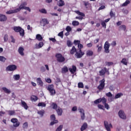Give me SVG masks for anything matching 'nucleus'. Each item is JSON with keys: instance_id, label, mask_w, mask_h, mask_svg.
<instances>
[{"instance_id": "1", "label": "nucleus", "mask_w": 131, "mask_h": 131, "mask_svg": "<svg viewBox=\"0 0 131 131\" xmlns=\"http://www.w3.org/2000/svg\"><path fill=\"white\" fill-rule=\"evenodd\" d=\"M27 6V2H23L21 3L20 6L18 8H16V11H17V13H19L21 10H26L27 11H28L29 12H31V9L28 7H26Z\"/></svg>"}, {"instance_id": "2", "label": "nucleus", "mask_w": 131, "mask_h": 131, "mask_svg": "<svg viewBox=\"0 0 131 131\" xmlns=\"http://www.w3.org/2000/svg\"><path fill=\"white\" fill-rule=\"evenodd\" d=\"M13 30L15 31V32H19L20 36H21L22 37H23L24 35H25V31H24V29H23L20 26L14 27Z\"/></svg>"}, {"instance_id": "3", "label": "nucleus", "mask_w": 131, "mask_h": 131, "mask_svg": "<svg viewBox=\"0 0 131 131\" xmlns=\"http://www.w3.org/2000/svg\"><path fill=\"white\" fill-rule=\"evenodd\" d=\"M50 93L51 96H55L56 95V90L54 89V84H49L46 88Z\"/></svg>"}, {"instance_id": "4", "label": "nucleus", "mask_w": 131, "mask_h": 131, "mask_svg": "<svg viewBox=\"0 0 131 131\" xmlns=\"http://www.w3.org/2000/svg\"><path fill=\"white\" fill-rule=\"evenodd\" d=\"M55 57L56 58L57 62H59V63L65 62V57L62 56V54L60 53H57L55 55Z\"/></svg>"}, {"instance_id": "5", "label": "nucleus", "mask_w": 131, "mask_h": 131, "mask_svg": "<svg viewBox=\"0 0 131 131\" xmlns=\"http://www.w3.org/2000/svg\"><path fill=\"white\" fill-rule=\"evenodd\" d=\"M104 88H105V78L99 81V85L97 86V89L99 91H103Z\"/></svg>"}, {"instance_id": "6", "label": "nucleus", "mask_w": 131, "mask_h": 131, "mask_svg": "<svg viewBox=\"0 0 131 131\" xmlns=\"http://www.w3.org/2000/svg\"><path fill=\"white\" fill-rule=\"evenodd\" d=\"M104 127H105V129L107 131H111V128L113 127V126H112V124H111V123H108L107 121H104Z\"/></svg>"}, {"instance_id": "7", "label": "nucleus", "mask_w": 131, "mask_h": 131, "mask_svg": "<svg viewBox=\"0 0 131 131\" xmlns=\"http://www.w3.org/2000/svg\"><path fill=\"white\" fill-rule=\"evenodd\" d=\"M11 122L13 123L14 127H18L20 125V122L18 121V119L17 118H12L11 119Z\"/></svg>"}, {"instance_id": "8", "label": "nucleus", "mask_w": 131, "mask_h": 131, "mask_svg": "<svg viewBox=\"0 0 131 131\" xmlns=\"http://www.w3.org/2000/svg\"><path fill=\"white\" fill-rule=\"evenodd\" d=\"M110 48V44H109V42L108 41H106L104 45V52L108 54L110 53V50H109V48Z\"/></svg>"}, {"instance_id": "9", "label": "nucleus", "mask_w": 131, "mask_h": 131, "mask_svg": "<svg viewBox=\"0 0 131 131\" xmlns=\"http://www.w3.org/2000/svg\"><path fill=\"white\" fill-rule=\"evenodd\" d=\"M84 55V52H82L81 49H79V52H76L75 56L77 58V59H80L82 58V56Z\"/></svg>"}, {"instance_id": "10", "label": "nucleus", "mask_w": 131, "mask_h": 131, "mask_svg": "<svg viewBox=\"0 0 131 131\" xmlns=\"http://www.w3.org/2000/svg\"><path fill=\"white\" fill-rule=\"evenodd\" d=\"M6 69L7 71H15L17 69V66L15 64L9 65L6 68Z\"/></svg>"}, {"instance_id": "11", "label": "nucleus", "mask_w": 131, "mask_h": 131, "mask_svg": "<svg viewBox=\"0 0 131 131\" xmlns=\"http://www.w3.org/2000/svg\"><path fill=\"white\" fill-rule=\"evenodd\" d=\"M51 120H53L52 122L50 123V125H54L56 123H58V120H56V116L53 114L50 116Z\"/></svg>"}, {"instance_id": "12", "label": "nucleus", "mask_w": 131, "mask_h": 131, "mask_svg": "<svg viewBox=\"0 0 131 131\" xmlns=\"http://www.w3.org/2000/svg\"><path fill=\"white\" fill-rule=\"evenodd\" d=\"M79 112L81 114V119L82 120H84V119L85 118V115L84 114V110L81 108H79L78 109Z\"/></svg>"}, {"instance_id": "13", "label": "nucleus", "mask_w": 131, "mask_h": 131, "mask_svg": "<svg viewBox=\"0 0 131 131\" xmlns=\"http://www.w3.org/2000/svg\"><path fill=\"white\" fill-rule=\"evenodd\" d=\"M118 115L120 118H122V119H126V116L125 115V114H124L123 111H120L118 113Z\"/></svg>"}, {"instance_id": "14", "label": "nucleus", "mask_w": 131, "mask_h": 131, "mask_svg": "<svg viewBox=\"0 0 131 131\" xmlns=\"http://www.w3.org/2000/svg\"><path fill=\"white\" fill-rule=\"evenodd\" d=\"M8 20V17L6 15L0 13V22H6Z\"/></svg>"}, {"instance_id": "15", "label": "nucleus", "mask_w": 131, "mask_h": 131, "mask_svg": "<svg viewBox=\"0 0 131 131\" xmlns=\"http://www.w3.org/2000/svg\"><path fill=\"white\" fill-rule=\"evenodd\" d=\"M76 69H77L76 66L74 65L72 66V68H69V70L72 74H74V73L76 72Z\"/></svg>"}, {"instance_id": "16", "label": "nucleus", "mask_w": 131, "mask_h": 131, "mask_svg": "<svg viewBox=\"0 0 131 131\" xmlns=\"http://www.w3.org/2000/svg\"><path fill=\"white\" fill-rule=\"evenodd\" d=\"M56 111L59 116H61L62 114H63V110L59 106L57 107V109L56 110Z\"/></svg>"}, {"instance_id": "17", "label": "nucleus", "mask_w": 131, "mask_h": 131, "mask_svg": "<svg viewBox=\"0 0 131 131\" xmlns=\"http://www.w3.org/2000/svg\"><path fill=\"white\" fill-rule=\"evenodd\" d=\"M106 72H107V68H104L99 71V75L100 76H103V75H105Z\"/></svg>"}, {"instance_id": "18", "label": "nucleus", "mask_w": 131, "mask_h": 131, "mask_svg": "<svg viewBox=\"0 0 131 131\" xmlns=\"http://www.w3.org/2000/svg\"><path fill=\"white\" fill-rule=\"evenodd\" d=\"M16 13H18L17 9L10 10L6 12L7 15H11L12 14H15Z\"/></svg>"}, {"instance_id": "19", "label": "nucleus", "mask_w": 131, "mask_h": 131, "mask_svg": "<svg viewBox=\"0 0 131 131\" xmlns=\"http://www.w3.org/2000/svg\"><path fill=\"white\" fill-rule=\"evenodd\" d=\"M88 128V123L86 122H84L83 123L82 125L81 126L80 128V130L81 131H83L85 130Z\"/></svg>"}, {"instance_id": "20", "label": "nucleus", "mask_w": 131, "mask_h": 131, "mask_svg": "<svg viewBox=\"0 0 131 131\" xmlns=\"http://www.w3.org/2000/svg\"><path fill=\"white\" fill-rule=\"evenodd\" d=\"M36 81L38 85H40V86H42V85H43V82H42L40 78H37Z\"/></svg>"}, {"instance_id": "21", "label": "nucleus", "mask_w": 131, "mask_h": 131, "mask_svg": "<svg viewBox=\"0 0 131 131\" xmlns=\"http://www.w3.org/2000/svg\"><path fill=\"white\" fill-rule=\"evenodd\" d=\"M43 47V42H39V44L36 43L35 46V49H40Z\"/></svg>"}, {"instance_id": "22", "label": "nucleus", "mask_w": 131, "mask_h": 131, "mask_svg": "<svg viewBox=\"0 0 131 131\" xmlns=\"http://www.w3.org/2000/svg\"><path fill=\"white\" fill-rule=\"evenodd\" d=\"M21 104L22 107H24V109H25L26 110H27V109H28V105H27V103H26L25 101L21 100Z\"/></svg>"}, {"instance_id": "23", "label": "nucleus", "mask_w": 131, "mask_h": 131, "mask_svg": "<svg viewBox=\"0 0 131 131\" xmlns=\"http://www.w3.org/2000/svg\"><path fill=\"white\" fill-rule=\"evenodd\" d=\"M18 52L21 56H24V48H23V47H19Z\"/></svg>"}, {"instance_id": "24", "label": "nucleus", "mask_w": 131, "mask_h": 131, "mask_svg": "<svg viewBox=\"0 0 131 131\" xmlns=\"http://www.w3.org/2000/svg\"><path fill=\"white\" fill-rule=\"evenodd\" d=\"M94 55V52L92 50H88L86 53V56L87 57H92Z\"/></svg>"}, {"instance_id": "25", "label": "nucleus", "mask_w": 131, "mask_h": 131, "mask_svg": "<svg viewBox=\"0 0 131 131\" xmlns=\"http://www.w3.org/2000/svg\"><path fill=\"white\" fill-rule=\"evenodd\" d=\"M38 100V97L35 95H32L31 96V101L32 102H36Z\"/></svg>"}, {"instance_id": "26", "label": "nucleus", "mask_w": 131, "mask_h": 131, "mask_svg": "<svg viewBox=\"0 0 131 131\" xmlns=\"http://www.w3.org/2000/svg\"><path fill=\"white\" fill-rule=\"evenodd\" d=\"M57 5L58 7H63V6H65V2L63 0H59V2H58Z\"/></svg>"}, {"instance_id": "27", "label": "nucleus", "mask_w": 131, "mask_h": 131, "mask_svg": "<svg viewBox=\"0 0 131 131\" xmlns=\"http://www.w3.org/2000/svg\"><path fill=\"white\" fill-rule=\"evenodd\" d=\"M42 23H43V27H45V25H47V24H49V20H48V19L46 18L42 19Z\"/></svg>"}, {"instance_id": "28", "label": "nucleus", "mask_w": 131, "mask_h": 131, "mask_svg": "<svg viewBox=\"0 0 131 131\" xmlns=\"http://www.w3.org/2000/svg\"><path fill=\"white\" fill-rule=\"evenodd\" d=\"M76 48H75V47L73 46L70 51V54L71 55H74V53H76Z\"/></svg>"}, {"instance_id": "29", "label": "nucleus", "mask_w": 131, "mask_h": 131, "mask_svg": "<svg viewBox=\"0 0 131 131\" xmlns=\"http://www.w3.org/2000/svg\"><path fill=\"white\" fill-rule=\"evenodd\" d=\"M36 39L39 41H41V40H42V37L41 36V35L38 34L36 36Z\"/></svg>"}, {"instance_id": "30", "label": "nucleus", "mask_w": 131, "mask_h": 131, "mask_svg": "<svg viewBox=\"0 0 131 131\" xmlns=\"http://www.w3.org/2000/svg\"><path fill=\"white\" fill-rule=\"evenodd\" d=\"M51 106L52 107L53 109H54V110H56L58 109V105H57V103H55V102H53L51 104Z\"/></svg>"}, {"instance_id": "31", "label": "nucleus", "mask_w": 131, "mask_h": 131, "mask_svg": "<svg viewBox=\"0 0 131 131\" xmlns=\"http://www.w3.org/2000/svg\"><path fill=\"white\" fill-rule=\"evenodd\" d=\"M130 4V1L129 0H126L123 4H122L121 7H126L127 5Z\"/></svg>"}, {"instance_id": "32", "label": "nucleus", "mask_w": 131, "mask_h": 131, "mask_svg": "<svg viewBox=\"0 0 131 131\" xmlns=\"http://www.w3.org/2000/svg\"><path fill=\"white\" fill-rule=\"evenodd\" d=\"M2 90L5 92L6 94H10L11 93V90L7 89L6 87H3L2 88Z\"/></svg>"}, {"instance_id": "33", "label": "nucleus", "mask_w": 131, "mask_h": 131, "mask_svg": "<svg viewBox=\"0 0 131 131\" xmlns=\"http://www.w3.org/2000/svg\"><path fill=\"white\" fill-rule=\"evenodd\" d=\"M127 62H128V61L127 59H126V58H123L121 61V63H122V64L126 66L127 65Z\"/></svg>"}, {"instance_id": "34", "label": "nucleus", "mask_w": 131, "mask_h": 131, "mask_svg": "<svg viewBox=\"0 0 131 131\" xmlns=\"http://www.w3.org/2000/svg\"><path fill=\"white\" fill-rule=\"evenodd\" d=\"M37 106L38 107H46L47 104H46V103H45V102H39Z\"/></svg>"}, {"instance_id": "35", "label": "nucleus", "mask_w": 131, "mask_h": 131, "mask_svg": "<svg viewBox=\"0 0 131 131\" xmlns=\"http://www.w3.org/2000/svg\"><path fill=\"white\" fill-rule=\"evenodd\" d=\"M120 30H123L125 31L126 30V26L124 25H121L119 27Z\"/></svg>"}, {"instance_id": "36", "label": "nucleus", "mask_w": 131, "mask_h": 131, "mask_svg": "<svg viewBox=\"0 0 131 131\" xmlns=\"http://www.w3.org/2000/svg\"><path fill=\"white\" fill-rule=\"evenodd\" d=\"M61 70L63 73H66L68 72V68L67 66H64Z\"/></svg>"}, {"instance_id": "37", "label": "nucleus", "mask_w": 131, "mask_h": 131, "mask_svg": "<svg viewBox=\"0 0 131 131\" xmlns=\"http://www.w3.org/2000/svg\"><path fill=\"white\" fill-rule=\"evenodd\" d=\"M13 78L14 80H19V79H20V75L19 74L14 75L13 76Z\"/></svg>"}, {"instance_id": "38", "label": "nucleus", "mask_w": 131, "mask_h": 131, "mask_svg": "<svg viewBox=\"0 0 131 131\" xmlns=\"http://www.w3.org/2000/svg\"><path fill=\"white\" fill-rule=\"evenodd\" d=\"M100 101L101 102H102L103 105L106 104V103H107V99L105 98V97H102V98H100Z\"/></svg>"}, {"instance_id": "39", "label": "nucleus", "mask_w": 131, "mask_h": 131, "mask_svg": "<svg viewBox=\"0 0 131 131\" xmlns=\"http://www.w3.org/2000/svg\"><path fill=\"white\" fill-rule=\"evenodd\" d=\"M122 96H123V94L122 93H118L115 95V99H119V98L122 97Z\"/></svg>"}, {"instance_id": "40", "label": "nucleus", "mask_w": 131, "mask_h": 131, "mask_svg": "<svg viewBox=\"0 0 131 131\" xmlns=\"http://www.w3.org/2000/svg\"><path fill=\"white\" fill-rule=\"evenodd\" d=\"M8 114L9 115H10V116H12L13 115H15V111H8Z\"/></svg>"}, {"instance_id": "41", "label": "nucleus", "mask_w": 131, "mask_h": 131, "mask_svg": "<svg viewBox=\"0 0 131 131\" xmlns=\"http://www.w3.org/2000/svg\"><path fill=\"white\" fill-rule=\"evenodd\" d=\"M39 12L42 14H47V12L46 9H41L39 10Z\"/></svg>"}, {"instance_id": "42", "label": "nucleus", "mask_w": 131, "mask_h": 131, "mask_svg": "<svg viewBox=\"0 0 131 131\" xmlns=\"http://www.w3.org/2000/svg\"><path fill=\"white\" fill-rule=\"evenodd\" d=\"M38 114H39L41 117H42V116H43V115L45 114V110L38 111Z\"/></svg>"}, {"instance_id": "43", "label": "nucleus", "mask_w": 131, "mask_h": 131, "mask_svg": "<svg viewBox=\"0 0 131 131\" xmlns=\"http://www.w3.org/2000/svg\"><path fill=\"white\" fill-rule=\"evenodd\" d=\"M4 39L5 42H7V41L9 40V36L7 35V34H6L4 35Z\"/></svg>"}, {"instance_id": "44", "label": "nucleus", "mask_w": 131, "mask_h": 131, "mask_svg": "<svg viewBox=\"0 0 131 131\" xmlns=\"http://www.w3.org/2000/svg\"><path fill=\"white\" fill-rule=\"evenodd\" d=\"M78 87L79 88V89H83V83L79 82L78 83Z\"/></svg>"}, {"instance_id": "45", "label": "nucleus", "mask_w": 131, "mask_h": 131, "mask_svg": "<svg viewBox=\"0 0 131 131\" xmlns=\"http://www.w3.org/2000/svg\"><path fill=\"white\" fill-rule=\"evenodd\" d=\"M67 45L68 47H72L73 43L71 42V40H68L67 41Z\"/></svg>"}, {"instance_id": "46", "label": "nucleus", "mask_w": 131, "mask_h": 131, "mask_svg": "<svg viewBox=\"0 0 131 131\" xmlns=\"http://www.w3.org/2000/svg\"><path fill=\"white\" fill-rule=\"evenodd\" d=\"M94 104L98 105V104L101 103V98H99L94 101Z\"/></svg>"}, {"instance_id": "47", "label": "nucleus", "mask_w": 131, "mask_h": 131, "mask_svg": "<svg viewBox=\"0 0 131 131\" xmlns=\"http://www.w3.org/2000/svg\"><path fill=\"white\" fill-rule=\"evenodd\" d=\"M96 48H98V49H97L98 53H100V52L102 51V49H103V48L102 47V46H99V45H97Z\"/></svg>"}, {"instance_id": "48", "label": "nucleus", "mask_w": 131, "mask_h": 131, "mask_svg": "<svg viewBox=\"0 0 131 131\" xmlns=\"http://www.w3.org/2000/svg\"><path fill=\"white\" fill-rule=\"evenodd\" d=\"M72 25H73V26H77L79 25V22L77 21H73L72 22Z\"/></svg>"}, {"instance_id": "49", "label": "nucleus", "mask_w": 131, "mask_h": 131, "mask_svg": "<svg viewBox=\"0 0 131 131\" xmlns=\"http://www.w3.org/2000/svg\"><path fill=\"white\" fill-rule=\"evenodd\" d=\"M76 14H77L78 15H79L80 16H81L82 17H84L85 16L84 13L82 12H80L79 11H77Z\"/></svg>"}, {"instance_id": "50", "label": "nucleus", "mask_w": 131, "mask_h": 131, "mask_svg": "<svg viewBox=\"0 0 131 131\" xmlns=\"http://www.w3.org/2000/svg\"><path fill=\"white\" fill-rule=\"evenodd\" d=\"M66 30L67 31V32H70V31L72 30V29L71 28V27L68 26L67 27Z\"/></svg>"}, {"instance_id": "51", "label": "nucleus", "mask_w": 131, "mask_h": 131, "mask_svg": "<svg viewBox=\"0 0 131 131\" xmlns=\"http://www.w3.org/2000/svg\"><path fill=\"white\" fill-rule=\"evenodd\" d=\"M23 128H27L28 127V122H25L23 125Z\"/></svg>"}, {"instance_id": "52", "label": "nucleus", "mask_w": 131, "mask_h": 131, "mask_svg": "<svg viewBox=\"0 0 131 131\" xmlns=\"http://www.w3.org/2000/svg\"><path fill=\"white\" fill-rule=\"evenodd\" d=\"M6 60H7V59H6L5 58V57H4V56H0V61L1 62H6Z\"/></svg>"}, {"instance_id": "53", "label": "nucleus", "mask_w": 131, "mask_h": 131, "mask_svg": "<svg viewBox=\"0 0 131 131\" xmlns=\"http://www.w3.org/2000/svg\"><path fill=\"white\" fill-rule=\"evenodd\" d=\"M63 31H61L60 32H59L58 34V35L59 36H60V37H61V38H63V36H64V34L63 33Z\"/></svg>"}, {"instance_id": "54", "label": "nucleus", "mask_w": 131, "mask_h": 131, "mask_svg": "<svg viewBox=\"0 0 131 131\" xmlns=\"http://www.w3.org/2000/svg\"><path fill=\"white\" fill-rule=\"evenodd\" d=\"M74 45H78V46L80 43V41L77 40H75L74 41Z\"/></svg>"}, {"instance_id": "55", "label": "nucleus", "mask_w": 131, "mask_h": 131, "mask_svg": "<svg viewBox=\"0 0 131 131\" xmlns=\"http://www.w3.org/2000/svg\"><path fill=\"white\" fill-rule=\"evenodd\" d=\"M10 38L11 39V42L15 43L16 40L15 39V38H14V36H11Z\"/></svg>"}, {"instance_id": "56", "label": "nucleus", "mask_w": 131, "mask_h": 131, "mask_svg": "<svg viewBox=\"0 0 131 131\" xmlns=\"http://www.w3.org/2000/svg\"><path fill=\"white\" fill-rule=\"evenodd\" d=\"M46 82H48V83H51L52 82V80L50 78H48L47 79H46Z\"/></svg>"}, {"instance_id": "57", "label": "nucleus", "mask_w": 131, "mask_h": 131, "mask_svg": "<svg viewBox=\"0 0 131 131\" xmlns=\"http://www.w3.org/2000/svg\"><path fill=\"white\" fill-rule=\"evenodd\" d=\"M110 15L111 18H113V17H115V14H114L113 13V11H111L110 12Z\"/></svg>"}, {"instance_id": "58", "label": "nucleus", "mask_w": 131, "mask_h": 131, "mask_svg": "<svg viewBox=\"0 0 131 131\" xmlns=\"http://www.w3.org/2000/svg\"><path fill=\"white\" fill-rule=\"evenodd\" d=\"M104 105L105 109H107V110H109V105L108 104V103H104Z\"/></svg>"}, {"instance_id": "59", "label": "nucleus", "mask_w": 131, "mask_h": 131, "mask_svg": "<svg viewBox=\"0 0 131 131\" xmlns=\"http://www.w3.org/2000/svg\"><path fill=\"white\" fill-rule=\"evenodd\" d=\"M105 95L106 97H112V94L111 93V92H108L107 93H106Z\"/></svg>"}, {"instance_id": "60", "label": "nucleus", "mask_w": 131, "mask_h": 131, "mask_svg": "<svg viewBox=\"0 0 131 131\" xmlns=\"http://www.w3.org/2000/svg\"><path fill=\"white\" fill-rule=\"evenodd\" d=\"M27 29L28 30H30V31H32V27H31L29 25L27 26Z\"/></svg>"}, {"instance_id": "61", "label": "nucleus", "mask_w": 131, "mask_h": 131, "mask_svg": "<svg viewBox=\"0 0 131 131\" xmlns=\"http://www.w3.org/2000/svg\"><path fill=\"white\" fill-rule=\"evenodd\" d=\"M78 48L79 49V50H81L82 48H83V46L82 44H80V43L78 45Z\"/></svg>"}, {"instance_id": "62", "label": "nucleus", "mask_w": 131, "mask_h": 131, "mask_svg": "<svg viewBox=\"0 0 131 131\" xmlns=\"http://www.w3.org/2000/svg\"><path fill=\"white\" fill-rule=\"evenodd\" d=\"M101 25L102 27H104V28H106V23H105V21H102Z\"/></svg>"}, {"instance_id": "63", "label": "nucleus", "mask_w": 131, "mask_h": 131, "mask_svg": "<svg viewBox=\"0 0 131 131\" xmlns=\"http://www.w3.org/2000/svg\"><path fill=\"white\" fill-rule=\"evenodd\" d=\"M86 46L88 48H92V47H93V43H89L86 45Z\"/></svg>"}, {"instance_id": "64", "label": "nucleus", "mask_w": 131, "mask_h": 131, "mask_svg": "<svg viewBox=\"0 0 131 131\" xmlns=\"http://www.w3.org/2000/svg\"><path fill=\"white\" fill-rule=\"evenodd\" d=\"M111 45L112 47H115L116 46V41H114L112 42Z\"/></svg>"}]
</instances>
